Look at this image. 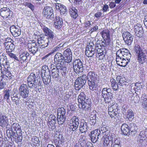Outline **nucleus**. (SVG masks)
I'll return each instance as SVG.
<instances>
[{
	"instance_id": "a18cd8bd",
	"label": "nucleus",
	"mask_w": 147,
	"mask_h": 147,
	"mask_svg": "<svg viewBox=\"0 0 147 147\" xmlns=\"http://www.w3.org/2000/svg\"><path fill=\"white\" fill-rule=\"evenodd\" d=\"M15 139V142L18 143L19 142H21L22 141L23 138V136L22 135V134L19 133L18 134V135L16 136V138H13Z\"/></svg>"
},
{
	"instance_id": "e433bc0d",
	"label": "nucleus",
	"mask_w": 147,
	"mask_h": 147,
	"mask_svg": "<svg viewBox=\"0 0 147 147\" xmlns=\"http://www.w3.org/2000/svg\"><path fill=\"white\" fill-rule=\"evenodd\" d=\"M119 110L117 104L115 103H112V105H109V106L108 112L111 111L113 112L118 111Z\"/></svg>"
},
{
	"instance_id": "473e14b6",
	"label": "nucleus",
	"mask_w": 147,
	"mask_h": 147,
	"mask_svg": "<svg viewBox=\"0 0 147 147\" xmlns=\"http://www.w3.org/2000/svg\"><path fill=\"white\" fill-rule=\"evenodd\" d=\"M97 75L95 74V73L93 71L89 72L86 76V79L87 81L90 80H98L97 79L96 76Z\"/></svg>"
},
{
	"instance_id": "f3484780",
	"label": "nucleus",
	"mask_w": 147,
	"mask_h": 147,
	"mask_svg": "<svg viewBox=\"0 0 147 147\" xmlns=\"http://www.w3.org/2000/svg\"><path fill=\"white\" fill-rule=\"evenodd\" d=\"M27 47L29 52L33 55H34L38 51L37 43L34 40H33L31 42L29 43L27 45Z\"/></svg>"
},
{
	"instance_id": "69168bd1",
	"label": "nucleus",
	"mask_w": 147,
	"mask_h": 147,
	"mask_svg": "<svg viewBox=\"0 0 147 147\" xmlns=\"http://www.w3.org/2000/svg\"><path fill=\"white\" fill-rule=\"evenodd\" d=\"M96 123V117L94 119H90V123L91 125H94Z\"/></svg>"
},
{
	"instance_id": "bf43d9fd",
	"label": "nucleus",
	"mask_w": 147,
	"mask_h": 147,
	"mask_svg": "<svg viewBox=\"0 0 147 147\" xmlns=\"http://www.w3.org/2000/svg\"><path fill=\"white\" fill-rule=\"evenodd\" d=\"M108 113L111 117L115 118V117L119 113L118 111H115L109 112Z\"/></svg>"
},
{
	"instance_id": "13d9d810",
	"label": "nucleus",
	"mask_w": 147,
	"mask_h": 147,
	"mask_svg": "<svg viewBox=\"0 0 147 147\" xmlns=\"http://www.w3.org/2000/svg\"><path fill=\"white\" fill-rule=\"evenodd\" d=\"M103 41L101 43V44H96V47H100L104 48H105V47L107 46V45L105 43V41Z\"/></svg>"
},
{
	"instance_id": "aec40b11",
	"label": "nucleus",
	"mask_w": 147,
	"mask_h": 147,
	"mask_svg": "<svg viewBox=\"0 0 147 147\" xmlns=\"http://www.w3.org/2000/svg\"><path fill=\"white\" fill-rule=\"evenodd\" d=\"M11 131L13 133V135L16 137L18 134L22 132L21 127L18 123H13L11 126Z\"/></svg>"
},
{
	"instance_id": "6ab92c4d",
	"label": "nucleus",
	"mask_w": 147,
	"mask_h": 147,
	"mask_svg": "<svg viewBox=\"0 0 147 147\" xmlns=\"http://www.w3.org/2000/svg\"><path fill=\"white\" fill-rule=\"evenodd\" d=\"M44 37H40L37 39V43H38L39 47L41 49L45 48L47 47L49 45L51 46L52 45L54 44L53 42L49 43V40L47 41L43 40Z\"/></svg>"
},
{
	"instance_id": "f8f14e48",
	"label": "nucleus",
	"mask_w": 147,
	"mask_h": 147,
	"mask_svg": "<svg viewBox=\"0 0 147 147\" xmlns=\"http://www.w3.org/2000/svg\"><path fill=\"white\" fill-rule=\"evenodd\" d=\"M116 57L119 56L120 57H122L129 60L131 57V55L129 52V51L127 49L123 48L117 51L116 53Z\"/></svg>"
},
{
	"instance_id": "39448f33",
	"label": "nucleus",
	"mask_w": 147,
	"mask_h": 147,
	"mask_svg": "<svg viewBox=\"0 0 147 147\" xmlns=\"http://www.w3.org/2000/svg\"><path fill=\"white\" fill-rule=\"evenodd\" d=\"M112 90L110 88H104L102 91V96L106 103H109L113 100Z\"/></svg>"
},
{
	"instance_id": "de8ad7c7",
	"label": "nucleus",
	"mask_w": 147,
	"mask_h": 147,
	"mask_svg": "<svg viewBox=\"0 0 147 147\" xmlns=\"http://www.w3.org/2000/svg\"><path fill=\"white\" fill-rule=\"evenodd\" d=\"M3 75H2L1 76V79H0V88H3L4 87V86L6 84V83L5 82H4L3 81V78H5V77H3ZM5 78H6L7 79H9L7 77L5 76Z\"/></svg>"
},
{
	"instance_id": "79ce46f5",
	"label": "nucleus",
	"mask_w": 147,
	"mask_h": 147,
	"mask_svg": "<svg viewBox=\"0 0 147 147\" xmlns=\"http://www.w3.org/2000/svg\"><path fill=\"white\" fill-rule=\"evenodd\" d=\"M36 79H34V80L32 81L34 84V86L36 88H37V87L40 86L39 85V83H40V77L39 76H37L36 77Z\"/></svg>"
},
{
	"instance_id": "f257e3e1",
	"label": "nucleus",
	"mask_w": 147,
	"mask_h": 147,
	"mask_svg": "<svg viewBox=\"0 0 147 147\" xmlns=\"http://www.w3.org/2000/svg\"><path fill=\"white\" fill-rule=\"evenodd\" d=\"M0 63L1 65L4 66L5 69L3 71H1V74H3V77L5 78V76H6L9 80H13L14 79V76L11 74L8 69V68H10V63L4 53L0 55Z\"/></svg>"
},
{
	"instance_id": "f03ea898",
	"label": "nucleus",
	"mask_w": 147,
	"mask_h": 147,
	"mask_svg": "<svg viewBox=\"0 0 147 147\" xmlns=\"http://www.w3.org/2000/svg\"><path fill=\"white\" fill-rule=\"evenodd\" d=\"M136 55L137 56L138 61L140 63L143 64L146 62L147 63V53L146 51H143L138 45L136 44L134 48Z\"/></svg>"
},
{
	"instance_id": "423d86ee",
	"label": "nucleus",
	"mask_w": 147,
	"mask_h": 147,
	"mask_svg": "<svg viewBox=\"0 0 147 147\" xmlns=\"http://www.w3.org/2000/svg\"><path fill=\"white\" fill-rule=\"evenodd\" d=\"M4 44L6 49V53L11 52L13 51L15 48V46L13 43V40L9 37L5 38L4 40Z\"/></svg>"
},
{
	"instance_id": "09e8293b",
	"label": "nucleus",
	"mask_w": 147,
	"mask_h": 147,
	"mask_svg": "<svg viewBox=\"0 0 147 147\" xmlns=\"http://www.w3.org/2000/svg\"><path fill=\"white\" fill-rule=\"evenodd\" d=\"M109 34L108 30H103L102 32V36L104 39V40L106 39L109 38Z\"/></svg>"
},
{
	"instance_id": "052dcab7",
	"label": "nucleus",
	"mask_w": 147,
	"mask_h": 147,
	"mask_svg": "<svg viewBox=\"0 0 147 147\" xmlns=\"http://www.w3.org/2000/svg\"><path fill=\"white\" fill-rule=\"evenodd\" d=\"M6 133L7 134V136L9 138H16V137L14 136H13V133L12 132H11L10 130L9 129H8L7 130H6Z\"/></svg>"
},
{
	"instance_id": "3c124183",
	"label": "nucleus",
	"mask_w": 147,
	"mask_h": 147,
	"mask_svg": "<svg viewBox=\"0 0 147 147\" xmlns=\"http://www.w3.org/2000/svg\"><path fill=\"white\" fill-rule=\"evenodd\" d=\"M129 126L130 130H137L138 129L136 124L134 123H130Z\"/></svg>"
},
{
	"instance_id": "2eb2a0df",
	"label": "nucleus",
	"mask_w": 147,
	"mask_h": 147,
	"mask_svg": "<svg viewBox=\"0 0 147 147\" xmlns=\"http://www.w3.org/2000/svg\"><path fill=\"white\" fill-rule=\"evenodd\" d=\"M122 37L126 44L129 46L131 45L134 38L133 36L129 32L126 31L123 33Z\"/></svg>"
},
{
	"instance_id": "0e129e2a",
	"label": "nucleus",
	"mask_w": 147,
	"mask_h": 147,
	"mask_svg": "<svg viewBox=\"0 0 147 147\" xmlns=\"http://www.w3.org/2000/svg\"><path fill=\"white\" fill-rule=\"evenodd\" d=\"M64 7H66L64 5H62L60 3H58L56 5V9H61L64 8Z\"/></svg>"
},
{
	"instance_id": "774afa93",
	"label": "nucleus",
	"mask_w": 147,
	"mask_h": 147,
	"mask_svg": "<svg viewBox=\"0 0 147 147\" xmlns=\"http://www.w3.org/2000/svg\"><path fill=\"white\" fill-rule=\"evenodd\" d=\"M140 100V98L139 96H136L134 97L133 100L135 103H138Z\"/></svg>"
},
{
	"instance_id": "5fc2aeb1",
	"label": "nucleus",
	"mask_w": 147,
	"mask_h": 147,
	"mask_svg": "<svg viewBox=\"0 0 147 147\" xmlns=\"http://www.w3.org/2000/svg\"><path fill=\"white\" fill-rule=\"evenodd\" d=\"M25 5L33 11L34 9V6L31 3L26 2L25 3Z\"/></svg>"
},
{
	"instance_id": "58836bf2",
	"label": "nucleus",
	"mask_w": 147,
	"mask_h": 147,
	"mask_svg": "<svg viewBox=\"0 0 147 147\" xmlns=\"http://www.w3.org/2000/svg\"><path fill=\"white\" fill-rule=\"evenodd\" d=\"M125 115H126L127 118L129 121H131L134 118V113L131 109H129Z\"/></svg>"
},
{
	"instance_id": "20e7f679",
	"label": "nucleus",
	"mask_w": 147,
	"mask_h": 147,
	"mask_svg": "<svg viewBox=\"0 0 147 147\" xmlns=\"http://www.w3.org/2000/svg\"><path fill=\"white\" fill-rule=\"evenodd\" d=\"M42 29V30L45 35L47 36V39L49 40V42H53L54 43L55 42L54 38V33L50 29L44 26L43 25H41Z\"/></svg>"
},
{
	"instance_id": "9d476101",
	"label": "nucleus",
	"mask_w": 147,
	"mask_h": 147,
	"mask_svg": "<svg viewBox=\"0 0 147 147\" xmlns=\"http://www.w3.org/2000/svg\"><path fill=\"white\" fill-rule=\"evenodd\" d=\"M73 67L74 71L76 74H79L83 72L84 66L82 61L80 59H76L73 64Z\"/></svg>"
},
{
	"instance_id": "cd10ccee",
	"label": "nucleus",
	"mask_w": 147,
	"mask_h": 147,
	"mask_svg": "<svg viewBox=\"0 0 147 147\" xmlns=\"http://www.w3.org/2000/svg\"><path fill=\"white\" fill-rule=\"evenodd\" d=\"M121 130L122 132L125 135H129L130 134L129 126L126 123L122 124L121 126Z\"/></svg>"
},
{
	"instance_id": "dca6fc26",
	"label": "nucleus",
	"mask_w": 147,
	"mask_h": 147,
	"mask_svg": "<svg viewBox=\"0 0 147 147\" xmlns=\"http://www.w3.org/2000/svg\"><path fill=\"white\" fill-rule=\"evenodd\" d=\"M134 34L139 38H141L143 36L144 31L141 24H137L134 27Z\"/></svg>"
},
{
	"instance_id": "e2e57ef3",
	"label": "nucleus",
	"mask_w": 147,
	"mask_h": 147,
	"mask_svg": "<svg viewBox=\"0 0 147 147\" xmlns=\"http://www.w3.org/2000/svg\"><path fill=\"white\" fill-rule=\"evenodd\" d=\"M139 136L140 137V139L142 140H145L146 138L144 134V131H142L140 133Z\"/></svg>"
},
{
	"instance_id": "b1692460",
	"label": "nucleus",
	"mask_w": 147,
	"mask_h": 147,
	"mask_svg": "<svg viewBox=\"0 0 147 147\" xmlns=\"http://www.w3.org/2000/svg\"><path fill=\"white\" fill-rule=\"evenodd\" d=\"M10 30L13 36L16 37L20 36L21 34V30L20 28L12 26L10 28Z\"/></svg>"
},
{
	"instance_id": "49530a36",
	"label": "nucleus",
	"mask_w": 147,
	"mask_h": 147,
	"mask_svg": "<svg viewBox=\"0 0 147 147\" xmlns=\"http://www.w3.org/2000/svg\"><path fill=\"white\" fill-rule=\"evenodd\" d=\"M97 52L98 54H103L105 53V54L107 53L105 48H103L100 47H97L96 49L95 50Z\"/></svg>"
},
{
	"instance_id": "6e6d98bb",
	"label": "nucleus",
	"mask_w": 147,
	"mask_h": 147,
	"mask_svg": "<svg viewBox=\"0 0 147 147\" xmlns=\"http://www.w3.org/2000/svg\"><path fill=\"white\" fill-rule=\"evenodd\" d=\"M51 118V119H50V121L49 122H52V123L55 124L56 123L57 120L56 117L55 115H50L49 118Z\"/></svg>"
},
{
	"instance_id": "c756f323",
	"label": "nucleus",
	"mask_w": 147,
	"mask_h": 147,
	"mask_svg": "<svg viewBox=\"0 0 147 147\" xmlns=\"http://www.w3.org/2000/svg\"><path fill=\"white\" fill-rule=\"evenodd\" d=\"M79 130L81 133H86L88 130V125L87 123L85 122H81L79 125Z\"/></svg>"
},
{
	"instance_id": "0eeeda50",
	"label": "nucleus",
	"mask_w": 147,
	"mask_h": 147,
	"mask_svg": "<svg viewBox=\"0 0 147 147\" xmlns=\"http://www.w3.org/2000/svg\"><path fill=\"white\" fill-rule=\"evenodd\" d=\"M65 109L64 108H59L58 109L57 120L59 124L62 125L63 123L66 119Z\"/></svg>"
},
{
	"instance_id": "ddd939ff",
	"label": "nucleus",
	"mask_w": 147,
	"mask_h": 147,
	"mask_svg": "<svg viewBox=\"0 0 147 147\" xmlns=\"http://www.w3.org/2000/svg\"><path fill=\"white\" fill-rule=\"evenodd\" d=\"M0 14L3 18H11L13 15V12L9 8L3 7L0 9Z\"/></svg>"
},
{
	"instance_id": "4c0bfd02",
	"label": "nucleus",
	"mask_w": 147,
	"mask_h": 147,
	"mask_svg": "<svg viewBox=\"0 0 147 147\" xmlns=\"http://www.w3.org/2000/svg\"><path fill=\"white\" fill-rule=\"evenodd\" d=\"M70 14L71 17L76 19L78 17V10L75 7L72 8L70 9Z\"/></svg>"
},
{
	"instance_id": "8fccbe9b",
	"label": "nucleus",
	"mask_w": 147,
	"mask_h": 147,
	"mask_svg": "<svg viewBox=\"0 0 147 147\" xmlns=\"http://www.w3.org/2000/svg\"><path fill=\"white\" fill-rule=\"evenodd\" d=\"M109 128L108 126H107L106 125H103L102 126L101 128V130L102 131V133H106L107 132V133L105 134H107V133L108 132L109 134H110L109 132V131L108 132L109 130Z\"/></svg>"
},
{
	"instance_id": "4be33fe9",
	"label": "nucleus",
	"mask_w": 147,
	"mask_h": 147,
	"mask_svg": "<svg viewBox=\"0 0 147 147\" xmlns=\"http://www.w3.org/2000/svg\"><path fill=\"white\" fill-rule=\"evenodd\" d=\"M86 102L80 105L79 107L82 108L83 109H85L86 111L90 112L91 110V100L88 98L86 100Z\"/></svg>"
},
{
	"instance_id": "6e6552de",
	"label": "nucleus",
	"mask_w": 147,
	"mask_h": 147,
	"mask_svg": "<svg viewBox=\"0 0 147 147\" xmlns=\"http://www.w3.org/2000/svg\"><path fill=\"white\" fill-rule=\"evenodd\" d=\"M29 89L26 84H22L19 88L18 93L24 99H26L28 97L29 94Z\"/></svg>"
},
{
	"instance_id": "bb28decb",
	"label": "nucleus",
	"mask_w": 147,
	"mask_h": 147,
	"mask_svg": "<svg viewBox=\"0 0 147 147\" xmlns=\"http://www.w3.org/2000/svg\"><path fill=\"white\" fill-rule=\"evenodd\" d=\"M41 77L51 76V73L48 66L45 65L42 66L41 70Z\"/></svg>"
},
{
	"instance_id": "338daca9",
	"label": "nucleus",
	"mask_w": 147,
	"mask_h": 147,
	"mask_svg": "<svg viewBox=\"0 0 147 147\" xmlns=\"http://www.w3.org/2000/svg\"><path fill=\"white\" fill-rule=\"evenodd\" d=\"M32 81H28V88H32L33 87H35L34 86V83L32 82Z\"/></svg>"
},
{
	"instance_id": "c9c22d12",
	"label": "nucleus",
	"mask_w": 147,
	"mask_h": 147,
	"mask_svg": "<svg viewBox=\"0 0 147 147\" xmlns=\"http://www.w3.org/2000/svg\"><path fill=\"white\" fill-rule=\"evenodd\" d=\"M79 124L70 121L69 128L73 132H75L78 128Z\"/></svg>"
},
{
	"instance_id": "c03bdc74",
	"label": "nucleus",
	"mask_w": 147,
	"mask_h": 147,
	"mask_svg": "<svg viewBox=\"0 0 147 147\" xmlns=\"http://www.w3.org/2000/svg\"><path fill=\"white\" fill-rule=\"evenodd\" d=\"M7 124L6 120L4 119V116L2 115L0 112V125L2 127L5 126Z\"/></svg>"
},
{
	"instance_id": "603ef678",
	"label": "nucleus",
	"mask_w": 147,
	"mask_h": 147,
	"mask_svg": "<svg viewBox=\"0 0 147 147\" xmlns=\"http://www.w3.org/2000/svg\"><path fill=\"white\" fill-rule=\"evenodd\" d=\"M70 122L79 124V119L78 117L76 116H73L70 120Z\"/></svg>"
},
{
	"instance_id": "7c9ffc66",
	"label": "nucleus",
	"mask_w": 147,
	"mask_h": 147,
	"mask_svg": "<svg viewBox=\"0 0 147 147\" xmlns=\"http://www.w3.org/2000/svg\"><path fill=\"white\" fill-rule=\"evenodd\" d=\"M55 21L54 22L55 27L57 29H60L62 27L63 24L62 19L59 17H55Z\"/></svg>"
},
{
	"instance_id": "5701e85b",
	"label": "nucleus",
	"mask_w": 147,
	"mask_h": 147,
	"mask_svg": "<svg viewBox=\"0 0 147 147\" xmlns=\"http://www.w3.org/2000/svg\"><path fill=\"white\" fill-rule=\"evenodd\" d=\"M106 134L107 138L113 142V144H120V141L114 134Z\"/></svg>"
},
{
	"instance_id": "7ed1b4c3",
	"label": "nucleus",
	"mask_w": 147,
	"mask_h": 147,
	"mask_svg": "<svg viewBox=\"0 0 147 147\" xmlns=\"http://www.w3.org/2000/svg\"><path fill=\"white\" fill-rule=\"evenodd\" d=\"M86 75H83L78 78L74 82L75 88L76 90H79L83 88L86 82Z\"/></svg>"
},
{
	"instance_id": "c85d7f7f",
	"label": "nucleus",
	"mask_w": 147,
	"mask_h": 147,
	"mask_svg": "<svg viewBox=\"0 0 147 147\" xmlns=\"http://www.w3.org/2000/svg\"><path fill=\"white\" fill-rule=\"evenodd\" d=\"M51 76L53 78H56L59 76L60 74L59 70V68L57 67V66L53 67V68L51 70Z\"/></svg>"
},
{
	"instance_id": "4468645a",
	"label": "nucleus",
	"mask_w": 147,
	"mask_h": 147,
	"mask_svg": "<svg viewBox=\"0 0 147 147\" xmlns=\"http://www.w3.org/2000/svg\"><path fill=\"white\" fill-rule=\"evenodd\" d=\"M100 131L98 129H96L91 131L89 134L92 142L94 143L96 142L100 137Z\"/></svg>"
},
{
	"instance_id": "393cba45",
	"label": "nucleus",
	"mask_w": 147,
	"mask_h": 147,
	"mask_svg": "<svg viewBox=\"0 0 147 147\" xmlns=\"http://www.w3.org/2000/svg\"><path fill=\"white\" fill-rule=\"evenodd\" d=\"M89 89L92 91L96 90L98 86V80L87 81Z\"/></svg>"
},
{
	"instance_id": "4d7b16f0",
	"label": "nucleus",
	"mask_w": 147,
	"mask_h": 147,
	"mask_svg": "<svg viewBox=\"0 0 147 147\" xmlns=\"http://www.w3.org/2000/svg\"><path fill=\"white\" fill-rule=\"evenodd\" d=\"M10 96V91L9 90H6L4 95V99L7 100L9 99Z\"/></svg>"
},
{
	"instance_id": "f704fd0d",
	"label": "nucleus",
	"mask_w": 147,
	"mask_h": 147,
	"mask_svg": "<svg viewBox=\"0 0 147 147\" xmlns=\"http://www.w3.org/2000/svg\"><path fill=\"white\" fill-rule=\"evenodd\" d=\"M19 60L23 61H26L28 57H29V53L26 52H21L19 54Z\"/></svg>"
},
{
	"instance_id": "2f4dec72",
	"label": "nucleus",
	"mask_w": 147,
	"mask_h": 147,
	"mask_svg": "<svg viewBox=\"0 0 147 147\" xmlns=\"http://www.w3.org/2000/svg\"><path fill=\"white\" fill-rule=\"evenodd\" d=\"M57 67L59 68V71H60L61 76L64 77L66 76L67 73V67L62 65L61 63H60L59 65L57 66Z\"/></svg>"
},
{
	"instance_id": "72a5a7b5",
	"label": "nucleus",
	"mask_w": 147,
	"mask_h": 147,
	"mask_svg": "<svg viewBox=\"0 0 147 147\" xmlns=\"http://www.w3.org/2000/svg\"><path fill=\"white\" fill-rule=\"evenodd\" d=\"M86 98V95L84 92H81L79 95L78 98V101L79 102V106L80 105L82 104L83 103L86 102L87 100Z\"/></svg>"
},
{
	"instance_id": "37998d69",
	"label": "nucleus",
	"mask_w": 147,
	"mask_h": 147,
	"mask_svg": "<svg viewBox=\"0 0 147 147\" xmlns=\"http://www.w3.org/2000/svg\"><path fill=\"white\" fill-rule=\"evenodd\" d=\"M108 140H109L107 141L105 139L104 140L103 144V147H112L113 142L110 140V139Z\"/></svg>"
},
{
	"instance_id": "a211bd4d",
	"label": "nucleus",
	"mask_w": 147,
	"mask_h": 147,
	"mask_svg": "<svg viewBox=\"0 0 147 147\" xmlns=\"http://www.w3.org/2000/svg\"><path fill=\"white\" fill-rule=\"evenodd\" d=\"M116 61L118 65L122 67H126L129 63L130 59L129 60L127 59V58L122 57L121 58L119 56L116 57Z\"/></svg>"
},
{
	"instance_id": "ea45409f",
	"label": "nucleus",
	"mask_w": 147,
	"mask_h": 147,
	"mask_svg": "<svg viewBox=\"0 0 147 147\" xmlns=\"http://www.w3.org/2000/svg\"><path fill=\"white\" fill-rule=\"evenodd\" d=\"M141 101L142 103V105L146 107L147 106V96L144 94H143L141 97Z\"/></svg>"
},
{
	"instance_id": "a878e982",
	"label": "nucleus",
	"mask_w": 147,
	"mask_h": 147,
	"mask_svg": "<svg viewBox=\"0 0 147 147\" xmlns=\"http://www.w3.org/2000/svg\"><path fill=\"white\" fill-rule=\"evenodd\" d=\"M63 58V55L60 53H57L55 55L54 61L59 65L61 63L65 61Z\"/></svg>"
},
{
	"instance_id": "412c9836",
	"label": "nucleus",
	"mask_w": 147,
	"mask_h": 147,
	"mask_svg": "<svg viewBox=\"0 0 147 147\" xmlns=\"http://www.w3.org/2000/svg\"><path fill=\"white\" fill-rule=\"evenodd\" d=\"M63 56L65 62L69 63L72 60V53L69 49H67L63 52Z\"/></svg>"
},
{
	"instance_id": "1a4fd4ad",
	"label": "nucleus",
	"mask_w": 147,
	"mask_h": 147,
	"mask_svg": "<svg viewBox=\"0 0 147 147\" xmlns=\"http://www.w3.org/2000/svg\"><path fill=\"white\" fill-rule=\"evenodd\" d=\"M53 9L52 7L49 6H46L43 9L42 13L44 17L47 19H49L51 20H54L53 14Z\"/></svg>"
},
{
	"instance_id": "680f3d73",
	"label": "nucleus",
	"mask_w": 147,
	"mask_h": 147,
	"mask_svg": "<svg viewBox=\"0 0 147 147\" xmlns=\"http://www.w3.org/2000/svg\"><path fill=\"white\" fill-rule=\"evenodd\" d=\"M11 100H12L15 102V104L17 105L19 104V99H18L17 98L14 97L13 96H11Z\"/></svg>"
},
{
	"instance_id": "a19ab883",
	"label": "nucleus",
	"mask_w": 147,
	"mask_h": 147,
	"mask_svg": "<svg viewBox=\"0 0 147 147\" xmlns=\"http://www.w3.org/2000/svg\"><path fill=\"white\" fill-rule=\"evenodd\" d=\"M44 83L45 84H48L51 81V76H44L41 77Z\"/></svg>"
},
{
	"instance_id": "864d4df0",
	"label": "nucleus",
	"mask_w": 147,
	"mask_h": 147,
	"mask_svg": "<svg viewBox=\"0 0 147 147\" xmlns=\"http://www.w3.org/2000/svg\"><path fill=\"white\" fill-rule=\"evenodd\" d=\"M35 74L33 73H31L28 78V81H32L34 79H35Z\"/></svg>"
},
{
	"instance_id": "9b49d317",
	"label": "nucleus",
	"mask_w": 147,
	"mask_h": 147,
	"mask_svg": "<svg viewBox=\"0 0 147 147\" xmlns=\"http://www.w3.org/2000/svg\"><path fill=\"white\" fill-rule=\"evenodd\" d=\"M88 47H86L85 51V54L88 57H92L96 52L95 51L96 49V45L93 43H89L87 45Z\"/></svg>"
}]
</instances>
